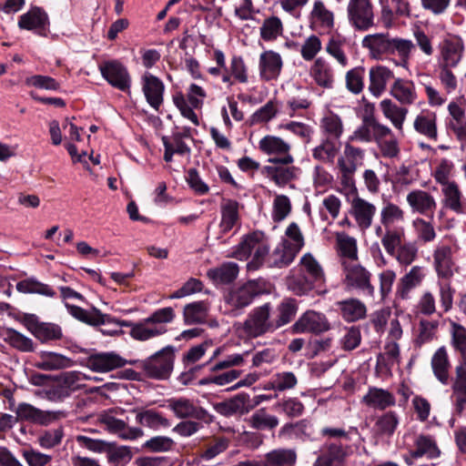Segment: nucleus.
Masks as SVG:
<instances>
[{"label":"nucleus","mask_w":466,"mask_h":466,"mask_svg":"<svg viewBox=\"0 0 466 466\" xmlns=\"http://www.w3.org/2000/svg\"><path fill=\"white\" fill-rule=\"evenodd\" d=\"M361 46L369 51L371 59L382 60L389 56L397 55L400 62L398 66L407 68L412 52L415 50L414 43L406 38L391 37L389 33H376L365 35Z\"/></svg>","instance_id":"1"},{"label":"nucleus","mask_w":466,"mask_h":466,"mask_svg":"<svg viewBox=\"0 0 466 466\" xmlns=\"http://www.w3.org/2000/svg\"><path fill=\"white\" fill-rule=\"evenodd\" d=\"M299 267V274H292L287 279L288 288L294 294L302 296L324 284L323 268L311 253H306L300 258Z\"/></svg>","instance_id":"2"},{"label":"nucleus","mask_w":466,"mask_h":466,"mask_svg":"<svg viewBox=\"0 0 466 466\" xmlns=\"http://www.w3.org/2000/svg\"><path fill=\"white\" fill-rule=\"evenodd\" d=\"M342 283L349 291L365 298L374 299L376 289L372 273L359 261H341Z\"/></svg>","instance_id":"3"},{"label":"nucleus","mask_w":466,"mask_h":466,"mask_svg":"<svg viewBox=\"0 0 466 466\" xmlns=\"http://www.w3.org/2000/svg\"><path fill=\"white\" fill-rule=\"evenodd\" d=\"M365 158V150L346 142L342 153L337 157V177L344 188L355 189V174L359 167L362 166Z\"/></svg>","instance_id":"4"},{"label":"nucleus","mask_w":466,"mask_h":466,"mask_svg":"<svg viewBox=\"0 0 466 466\" xmlns=\"http://www.w3.org/2000/svg\"><path fill=\"white\" fill-rule=\"evenodd\" d=\"M238 329L241 336L248 339L275 332L277 329L273 321L272 305L267 302L254 308Z\"/></svg>","instance_id":"5"},{"label":"nucleus","mask_w":466,"mask_h":466,"mask_svg":"<svg viewBox=\"0 0 466 466\" xmlns=\"http://www.w3.org/2000/svg\"><path fill=\"white\" fill-rule=\"evenodd\" d=\"M84 377L79 371L63 372L54 378L52 384L38 390L37 395L50 401H63L83 386Z\"/></svg>","instance_id":"6"},{"label":"nucleus","mask_w":466,"mask_h":466,"mask_svg":"<svg viewBox=\"0 0 466 466\" xmlns=\"http://www.w3.org/2000/svg\"><path fill=\"white\" fill-rule=\"evenodd\" d=\"M177 419H195L209 425L215 421V416L198 402L185 396L171 397L164 405Z\"/></svg>","instance_id":"7"},{"label":"nucleus","mask_w":466,"mask_h":466,"mask_svg":"<svg viewBox=\"0 0 466 466\" xmlns=\"http://www.w3.org/2000/svg\"><path fill=\"white\" fill-rule=\"evenodd\" d=\"M175 348L166 346L141 361V368L150 379L167 380L174 369Z\"/></svg>","instance_id":"8"},{"label":"nucleus","mask_w":466,"mask_h":466,"mask_svg":"<svg viewBox=\"0 0 466 466\" xmlns=\"http://www.w3.org/2000/svg\"><path fill=\"white\" fill-rule=\"evenodd\" d=\"M263 292L256 280H249L238 288L232 289L226 296L225 302L234 315L249 306L254 299Z\"/></svg>","instance_id":"9"},{"label":"nucleus","mask_w":466,"mask_h":466,"mask_svg":"<svg viewBox=\"0 0 466 466\" xmlns=\"http://www.w3.org/2000/svg\"><path fill=\"white\" fill-rule=\"evenodd\" d=\"M347 15L350 25L359 31H367L374 25L373 6L370 0H349Z\"/></svg>","instance_id":"10"},{"label":"nucleus","mask_w":466,"mask_h":466,"mask_svg":"<svg viewBox=\"0 0 466 466\" xmlns=\"http://www.w3.org/2000/svg\"><path fill=\"white\" fill-rule=\"evenodd\" d=\"M103 78L113 87L122 91L129 92L131 86V76L126 66L118 60H108L98 66Z\"/></svg>","instance_id":"11"},{"label":"nucleus","mask_w":466,"mask_h":466,"mask_svg":"<svg viewBox=\"0 0 466 466\" xmlns=\"http://www.w3.org/2000/svg\"><path fill=\"white\" fill-rule=\"evenodd\" d=\"M244 206L232 198H223L220 203V222L218 225L219 235L218 239H221L223 235L234 230L235 232L241 226V210Z\"/></svg>","instance_id":"12"},{"label":"nucleus","mask_w":466,"mask_h":466,"mask_svg":"<svg viewBox=\"0 0 466 466\" xmlns=\"http://www.w3.org/2000/svg\"><path fill=\"white\" fill-rule=\"evenodd\" d=\"M404 238L405 229L403 228L385 251L398 262L400 267L406 268L417 259L419 248L413 241L403 242Z\"/></svg>","instance_id":"13"},{"label":"nucleus","mask_w":466,"mask_h":466,"mask_svg":"<svg viewBox=\"0 0 466 466\" xmlns=\"http://www.w3.org/2000/svg\"><path fill=\"white\" fill-rule=\"evenodd\" d=\"M140 83L147 103L155 111L159 112L164 103L165 84L159 77L149 72L142 75Z\"/></svg>","instance_id":"14"},{"label":"nucleus","mask_w":466,"mask_h":466,"mask_svg":"<svg viewBox=\"0 0 466 466\" xmlns=\"http://www.w3.org/2000/svg\"><path fill=\"white\" fill-rule=\"evenodd\" d=\"M290 145L279 137L267 135L258 142V149L268 155L274 156L268 160H279L283 163H294V157L290 154Z\"/></svg>","instance_id":"15"},{"label":"nucleus","mask_w":466,"mask_h":466,"mask_svg":"<svg viewBox=\"0 0 466 466\" xmlns=\"http://www.w3.org/2000/svg\"><path fill=\"white\" fill-rule=\"evenodd\" d=\"M425 277L426 268L423 266H412L410 270L398 280L395 290L396 299H410L411 291L422 284Z\"/></svg>","instance_id":"16"},{"label":"nucleus","mask_w":466,"mask_h":466,"mask_svg":"<svg viewBox=\"0 0 466 466\" xmlns=\"http://www.w3.org/2000/svg\"><path fill=\"white\" fill-rule=\"evenodd\" d=\"M455 246L440 242L432 254L433 266L439 278L449 279L453 275Z\"/></svg>","instance_id":"17"},{"label":"nucleus","mask_w":466,"mask_h":466,"mask_svg":"<svg viewBox=\"0 0 466 466\" xmlns=\"http://www.w3.org/2000/svg\"><path fill=\"white\" fill-rule=\"evenodd\" d=\"M410 457L405 458V462L409 465L413 464V460L426 458L433 460L441 455V451L433 436L429 434H419L413 441V448L409 451Z\"/></svg>","instance_id":"18"},{"label":"nucleus","mask_w":466,"mask_h":466,"mask_svg":"<svg viewBox=\"0 0 466 466\" xmlns=\"http://www.w3.org/2000/svg\"><path fill=\"white\" fill-rule=\"evenodd\" d=\"M271 165L263 167V173L278 187H284L299 175V168L293 163H283L279 160H268Z\"/></svg>","instance_id":"19"},{"label":"nucleus","mask_w":466,"mask_h":466,"mask_svg":"<svg viewBox=\"0 0 466 466\" xmlns=\"http://www.w3.org/2000/svg\"><path fill=\"white\" fill-rule=\"evenodd\" d=\"M329 329V323L323 313L315 310H307L293 324L295 333L310 332L319 334Z\"/></svg>","instance_id":"20"},{"label":"nucleus","mask_w":466,"mask_h":466,"mask_svg":"<svg viewBox=\"0 0 466 466\" xmlns=\"http://www.w3.org/2000/svg\"><path fill=\"white\" fill-rule=\"evenodd\" d=\"M406 201L412 213L432 218L437 208L435 198L428 191L413 189L407 194Z\"/></svg>","instance_id":"21"},{"label":"nucleus","mask_w":466,"mask_h":466,"mask_svg":"<svg viewBox=\"0 0 466 466\" xmlns=\"http://www.w3.org/2000/svg\"><path fill=\"white\" fill-rule=\"evenodd\" d=\"M14 411L17 420H26L40 425H48L62 415L61 411L42 410L26 402L19 403Z\"/></svg>","instance_id":"22"},{"label":"nucleus","mask_w":466,"mask_h":466,"mask_svg":"<svg viewBox=\"0 0 466 466\" xmlns=\"http://www.w3.org/2000/svg\"><path fill=\"white\" fill-rule=\"evenodd\" d=\"M315 429L312 422L307 419L296 422L285 423L279 431V437L288 441H312Z\"/></svg>","instance_id":"23"},{"label":"nucleus","mask_w":466,"mask_h":466,"mask_svg":"<svg viewBox=\"0 0 466 466\" xmlns=\"http://www.w3.org/2000/svg\"><path fill=\"white\" fill-rule=\"evenodd\" d=\"M385 125L379 122L373 114H366L362 117L360 126L349 137V142L370 143L375 142L377 137L381 134Z\"/></svg>","instance_id":"24"},{"label":"nucleus","mask_w":466,"mask_h":466,"mask_svg":"<svg viewBox=\"0 0 466 466\" xmlns=\"http://www.w3.org/2000/svg\"><path fill=\"white\" fill-rule=\"evenodd\" d=\"M212 407L216 412L224 417H232L237 414L248 413L251 409L250 396L246 392L237 395L220 402H215Z\"/></svg>","instance_id":"25"},{"label":"nucleus","mask_w":466,"mask_h":466,"mask_svg":"<svg viewBox=\"0 0 466 466\" xmlns=\"http://www.w3.org/2000/svg\"><path fill=\"white\" fill-rule=\"evenodd\" d=\"M127 363V360L114 351L94 353L86 360V367L96 372H108Z\"/></svg>","instance_id":"26"},{"label":"nucleus","mask_w":466,"mask_h":466,"mask_svg":"<svg viewBox=\"0 0 466 466\" xmlns=\"http://www.w3.org/2000/svg\"><path fill=\"white\" fill-rule=\"evenodd\" d=\"M283 67L281 56L273 50L262 52L258 59V72L261 80L268 82L280 76Z\"/></svg>","instance_id":"27"},{"label":"nucleus","mask_w":466,"mask_h":466,"mask_svg":"<svg viewBox=\"0 0 466 466\" xmlns=\"http://www.w3.org/2000/svg\"><path fill=\"white\" fill-rule=\"evenodd\" d=\"M451 390L453 414L461 416L466 410V365L461 364L456 367V378Z\"/></svg>","instance_id":"28"},{"label":"nucleus","mask_w":466,"mask_h":466,"mask_svg":"<svg viewBox=\"0 0 466 466\" xmlns=\"http://www.w3.org/2000/svg\"><path fill=\"white\" fill-rule=\"evenodd\" d=\"M441 53V66L456 67L463 53V43L460 37L450 36L444 38L439 46Z\"/></svg>","instance_id":"29"},{"label":"nucleus","mask_w":466,"mask_h":466,"mask_svg":"<svg viewBox=\"0 0 466 466\" xmlns=\"http://www.w3.org/2000/svg\"><path fill=\"white\" fill-rule=\"evenodd\" d=\"M67 312L77 320L88 324L90 326H100L115 323L116 320L110 315L102 313L98 309L93 307L90 310L81 307L65 303Z\"/></svg>","instance_id":"30"},{"label":"nucleus","mask_w":466,"mask_h":466,"mask_svg":"<svg viewBox=\"0 0 466 466\" xmlns=\"http://www.w3.org/2000/svg\"><path fill=\"white\" fill-rule=\"evenodd\" d=\"M347 455V445L341 441H327L320 448V455L313 466H338Z\"/></svg>","instance_id":"31"},{"label":"nucleus","mask_w":466,"mask_h":466,"mask_svg":"<svg viewBox=\"0 0 466 466\" xmlns=\"http://www.w3.org/2000/svg\"><path fill=\"white\" fill-rule=\"evenodd\" d=\"M377 208L372 203L356 197L351 201L350 214L361 231H366L372 225Z\"/></svg>","instance_id":"32"},{"label":"nucleus","mask_w":466,"mask_h":466,"mask_svg":"<svg viewBox=\"0 0 466 466\" xmlns=\"http://www.w3.org/2000/svg\"><path fill=\"white\" fill-rule=\"evenodd\" d=\"M393 78V71L386 66H371L369 70L370 93L375 97H380L386 91L388 83Z\"/></svg>","instance_id":"33"},{"label":"nucleus","mask_w":466,"mask_h":466,"mask_svg":"<svg viewBox=\"0 0 466 466\" xmlns=\"http://www.w3.org/2000/svg\"><path fill=\"white\" fill-rule=\"evenodd\" d=\"M309 76L319 87L331 89L334 86V70L332 66L322 56L315 59L310 66Z\"/></svg>","instance_id":"34"},{"label":"nucleus","mask_w":466,"mask_h":466,"mask_svg":"<svg viewBox=\"0 0 466 466\" xmlns=\"http://www.w3.org/2000/svg\"><path fill=\"white\" fill-rule=\"evenodd\" d=\"M450 116L447 119V128L462 144H466V116L464 110L455 102L448 106Z\"/></svg>","instance_id":"35"},{"label":"nucleus","mask_w":466,"mask_h":466,"mask_svg":"<svg viewBox=\"0 0 466 466\" xmlns=\"http://www.w3.org/2000/svg\"><path fill=\"white\" fill-rule=\"evenodd\" d=\"M414 130L424 137L437 141V115L430 109H422L414 118Z\"/></svg>","instance_id":"36"},{"label":"nucleus","mask_w":466,"mask_h":466,"mask_svg":"<svg viewBox=\"0 0 466 466\" xmlns=\"http://www.w3.org/2000/svg\"><path fill=\"white\" fill-rule=\"evenodd\" d=\"M381 19L385 25H391L396 17L410 16V9L408 0H380Z\"/></svg>","instance_id":"37"},{"label":"nucleus","mask_w":466,"mask_h":466,"mask_svg":"<svg viewBox=\"0 0 466 466\" xmlns=\"http://www.w3.org/2000/svg\"><path fill=\"white\" fill-rule=\"evenodd\" d=\"M128 326L130 327V336L140 341L161 336L167 331V327L157 326L148 317Z\"/></svg>","instance_id":"38"},{"label":"nucleus","mask_w":466,"mask_h":466,"mask_svg":"<svg viewBox=\"0 0 466 466\" xmlns=\"http://www.w3.org/2000/svg\"><path fill=\"white\" fill-rule=\"evenodd\" d=\"M380 108L384 117L390 120L398 132L402 134L404 122L409 112L408 108L397 105L389 98H385L380 102Z\"/></svg>","instance_id":"39"},{"label":"nucleus","mask_w":466,"mask_h":466,"mask_svg":"<svg viewBox=\"0 0 466 466\" xmlns=\"http://www.w3.org/2000/svg\"><path fill=\"white\" fill-rule=\"evenodd\" d=\"M362 402L370 408L383 410L394 406L396 399L394 395L387 390L370 387L368 392L362 397Z\"/></svg>","instance_id":"40"},{"label":"nucleus","mask_w":466,"mask_h":466,"mask_svg":"<svg viewBox=\"0 0 466 466\" xmlns=\"http://www.w3.org/2000/svg\"><path fill=\"white\" fill-rule=\"evenodd\" d=\"M390 94L402 106L413 104L417 99L415 85L411 80L396 78L390 86Z\"/></svg>","instance_id":"41"},{"label":"nucleus","mask_w":466,"mask_h":466,"mask_svg":"<svg viewBox=\"0 0 466 466\" xmlns=\"http://www.w3.org/2000/svg\"><path fill=\"white\" fill-rule=\"evenodd\" d=\"M47 21L48 17L44 10L40 7H33L19 17L18 26L21 29L35 31L37 34L42 35Z\"/></svg>","instance_id":"42"},{"label":"nucleus","mask_w":466,"mask_h":466,"mask_svg":"<svg viewBox=\"0 0 466 466\" xmlns=\"http://www.w3.org/2000/svg\"><path fill=\"white\" fill-rule=\"evenodd\" d=\"M441 193L443 195L442 205L445 208L456 214H463L466 211V200L463 198L456 182L442 187Z\"/></svg>","instance_id":"43"},{"label":"nucleus","mask_w":466,"mask_h":466,"mask_svg":"<svg viewBox=\"0 0 466 466\" xmlns=\"http://www.w3.org/2000/svg\"><path fill=\"white\" fill-rule=\"evenodd\" d=\"M342 319L346 322L363 319L367 315L366 305L359 299H347L337 303Z\"/></svg>","instance_id":"44"},{"label":"nucleus","mask_w":466,"mask_h":466,"mask_svg":"<svg viewBox=\"0 0 466 466\" xmlns=\"http://www.w3.org/2000/svg\"><path fill=\"white\" fill-rule=\"evenodd\" d=\"M375 143L383 157L396 158L399 157V141L388 126L383 127V130L375 139Z\"/></svg>","instance_id":"45"},{"label":"nucleus","mask_w":466,"mask_h":466,"mask_svg":"<svg viewBox=\"0 0 466 466\" xmlns=\"http://www.w3.org/2000/svg\"><path fill=\"white\" fill-rule=\"evenodd\" d=\"M340 149L339 141L323 137L319 145L312 149V157L323 164H334Z\"/></svg>","instance_id":"46"},{"label":"nucleus","mask_w":466,"mask_h":466,"mask_svg":"<svg viewBox=\"0 0 466 466\" xmlns=\"http://www.w3.org/2000/svg\"><path fill=\"white\" fill-rule=\"evenodd\" d=\"M310 21L315 27L329 32L334 27V14L321 0H316L310 12Z\"/></svg>","instance_id":"47"},{"label":"nucleus","mask_w":466,"mask_h":466,"mask_svg":"<svg viewBox=\"0 0 466 466\" xmlns=\"http://www.w3.org/2000/svg\"><path fill=\"white\" fill-rule=\"evenodd\" d=\"M73 360L62 354L52 351H41L35 367L43 370H56L69 368Z\"/></svg>","instance_id":"48"},{"label":"nucleus","mask_w":466,"mask_h":466,"mask_svg":"<svg viewBox=\"0 0 466 466\" xmlns=\"http://www.w3.org/2000/svg\"><path fill=\"white\" fill-rule=\"evenodd\" d=\"M296 256L297 253L289 248L287 242H280L267 257L266 265L268 268H286L293 262Z\"/></svg>","instance_id":"49"},{"label":"nucleus","mask_w":466,"mask_h":466,"mask_svg":"<svg viewBox=\"0 0 466 466\" xmlns=\"http://www.w3.org/2000/svg\"><path fill=\"white\" fill-rule=\"evenodd\" d=\"M107 429L125 440H136L144 435L143 431L138 427H128L127 423L113 416H106L103 420Z\"/></svg>","instance_id":"50"},{"label":"nucleus","mask_w":466,"mask_h":466,"mask_svg":"<svg viewBox=\"0 0 466 466\" xmlns=\"http://www.w3.org/2000/svg\"><path fill=\"white\" fill-rule=\"evenodd\" d=\"M431 368L435 377L443 385L449 383V370L451 368L445 347L439 348L431 358Z\"/></svg>","instance_id":"51"},{"label":"nucleus","mask_w":466,"mask_h":466,"mask_svg":"<svg viewBox=\"0 0 466 466\" xmlns=\"http://www.w3.org/2000/svg\"><path fill=\"white\" fill-rule=\"evenodd\" d=\"M319 128L324 137H329L339 141L341 137L344 127L339 116L329 112L320 120Z\"/></svg>","instance_id":"52"},{"label":"nucleus","mask_w":466,"mask_h":466,"mask_svg":"<svg viewBox=\"0 0 466 466\" xmlns=\"http://www.w3.org/2000/svg\"><path fill=\"white\" fill-rule=\"evenodd\" d=\"M336 244L338 254L340 257V262L343 259L347 261H358V246L355 238L346 233H338L336 236Z\"/></svg>","instance_id":"53"},{"label":"nucleus","mask_w":466,"mask_h":466,"mask_svg":"<svg viewBox=\"0 0 466 466\" xmlns=\"http://www.w3.org/2000/svg\"><path fill=\"white\" fill-rule=\"evenodd\" d=\"M136 421L154 431H157L161 428H168L171 425L167 418L154 410L137 411L136 414Z\"/></svg>","instance_id":"54"},{"label":"nucleus","mask_w":466,"mask_h":466,"mask_svg":"<svg viewBox=\"0 0 466 466\" xmlns=\"http://www.w3.org/2000/svg\"><path fill=\"white\" fill-rule=\"evenodd\" d=\"M208 307L204 301H195L184 307L183 317L187 325L205 323L208 318Z\"/></svg>","instance_id":"55"},{"label":"nucleus","mask_w":466,"mask_h":466,"mask_svg":"<svg viewBox=\"0 0 466 466\" xmlns=\"http://www.w3.org/2000/svg\"><path fill=\"white\" fill-rule=\"evenodd\" d=\"M15 288L20 293L38 294L49 298L56 296V291L49 285L42 283L33 277L18 281Z\"/></svg>","instance_id":"56"},{"label":"nucleus","mask_w":466,"mask_h":466,"mask_svg":"<svg viewBox=\"0 0 466 466\" xmlns=\"http://www.w3.org/2000/svg\"><path fill=\"white\" fill-rule=\"evenodd\" d=\"M298 305L293 299H285L278 306L273 321L276 329L289 324L295 318Z\"/></svg>","instance_id":"57"},{"label":"nucleus","mask_w":466,"mask_h":466,"mask_svg":"<svg viewBox=\"0 0 466 466\" xmlns=\"http://www.w3.org/2000/svg\"><path fill=\"white\" fill-rule=\"evenodd\" d=\"M269 466H295L297 453L293 449L279 448L265 454Z\"/></svg>","instance_id":"58"},{"label":"nucleus","mask_w":466,"mask_h":466,"mask_svg":"<svg viewBox=\"0 0 466 466\" xmlns=\"http://www.w3.org/2000/svg\"><path fill=\"white\" fill-rule=\"evenodd\" d=\"M252 429L257 431H272L279 423L277 416L267 412L265 408L256 410L248 420Z\"/></svg>","instance_id":"59"},{"label":"nucleus","mask_w":466,"mask_h":466,"mask_svg":"<svg viewBox=\"0 0 466 466\" xmlns=\"http://www.w3.org/2000/svg\"><path fill=\"white\" fill-rule=\"evenodd\" d=\"M366 70L362 66H355L345 74L346 89L352 95H360L365 86Z\"/></svg>","instance_id":"60"},{"label":"nucleus","mask_w":466,"mask_h":466,"mask_svg":"<svg viewBox=\"0 0 466 466\" xmlns=\"http://www.w3.org/2000/svg\"><path fill=\"white\" fill-rule=\"evenodd\" d=\"M380 220L386 228H399L401 226H395V223L404 220V211L398 205L388 202L380 210Z\"/></svg>","instance_id":"61"},{"label":"nucleus","mask_w":466,"mask_h":466,"mask_svg":"<svg viewBox=\"0 0 466 466\" xmlns=\"http://www.w3.org/2000/svg\"><path fill=\"white\" fill-rule=\"evenodd\" d=\"M399 425V418L396 412L388 411L380 416L375 424L374 430L380 436L390 437L393 435Z\"/></svg>","instance_id":"62"},{"label":"nucleus","mask_w":466,"mask_h":466,"mask_svg":"<svg viewBox=\"0 0 466 466\" xmlns=\"http://www.w3.org/2000/svg\"><path fill=\"white\" fill-rule=\"evenodd\" d=\"M282 33V21L275 15L266 18L259 28L260 37L266 42L276 40Z\"/></svg>","instance_id":"63"},{"label":"nucleus","mask_w":466,"mask_h":466,"mask_svg":"<svg viewBox=\"0 0 466 466\" xmlns=\"http://www.w3.org/2000/svg\"><path fill=\"white\" fill-rule=\"evenodd\" d=\"M4 339L13 348L24 352L34 350L33 340L14 329H6L4 333Z\"/></svg>","instance_id":"64"}]
</instances>
